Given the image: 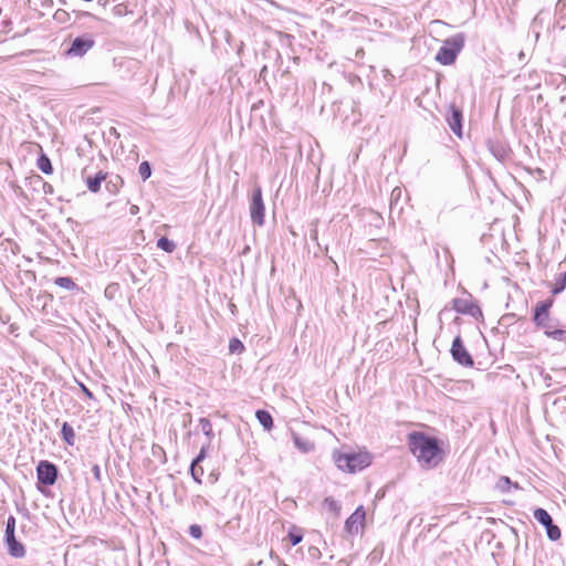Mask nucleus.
<instances>
[{
	"instance_id": "obj_5",
	"label": "nucleus",
	"mask_w": 566,
	"mask_h": 566,
	"mask_svg": "<svg viewBox=\"0 0 566 566\" xmlns=\"http://www.w3.org/2000/svg\"><path fill=\"white\" fill-rule=\"evenodd\" d=\"M95 43V36L90 32L78 34L74 38L70 36L67 46L63 50L62 54L67 59L83 57L94 48Z\"/></svg>"
},
{
	"instance_id": "obj_12",
	"label": "nucleus",
	"mask_w": 566,
	"mask_h": 566,
	"mask_svg": "<svg viewBox=\"0 0 566 566\" xmlns=\"http://www.w3.org/2000/svg\"><path fill=\"white\" fill-rule=\"evenodd\" d=\"M107 158L98 151L97 157L92 158V163L86 165L82 170V177H111L107 168Z\"/></svg>"
},
{
	"instance_id": "obj_25",
	"label": "nucleus",
	"mask_w": 566,
	"mask_h": 566,
	"mask_svg": "<svg viewBox=\"0 0 566 566\" xmlns=\"http://www.w3.org/2000/svg\"><path fill=\"white\" fill-rule=\"evenodd\" d=\"M157 247L167 253H172L176 249V243L167 237H161L157 240Z\"/></svg>"
},
{
	"instance_id": "obj_23",
	"label": "nucleus",
	"mask_w": 566,
	"mask_h": 566,
	"mask_svg": "<svg viewBox=\"0 0 566 566\" xmlns=\"http://www.w3.org/2000/svg\"><path fill=\"white\" fill-rule=\"evenodd\" d=\"M199 424L201 427L202 433L207 438V442L211 443V441L214 438V432H213V429H212L211 421L208 418L202 417V418L199 419Z\"/></svg>"
},
{
	"instance_id": "obj_10",
	"label": "nucleus",
	"mask_w": 566,
	"mask_h": 566,
	"mask_svg": "<svg viewBox=\"0 0 566 566\" xmlns=\"http://www.w3.org/2000/svg\"><path fill=\"white\" fill-rule=\"evenodd\" d=\"M533 516L541 525L545 527L546 535L552 542H556L560 538V528L554 523L552 516L545 509H535Z\"/></svg>"
},
{
	"instance_id": "obj_57",
	"label": "nucleus",
	"mask_w": 566,
	"mask_h": 566,
	"mask_svg": "<svg viewBox=\"0 0 566 566\" xmlns=\"http://www.w3.org/2000/svg\"><path fill=\"white\" fill-rule=\"evenodd\" d=\"M30 177H35V178H39L40 176L35 172H32Z\"/></svg>"
},
{
	"instance_id": "obj_6",
	"label": "nucleus",
	"mask_w": 566,
	"mask_h": 566,
	"mask_svg": "<svg viewBox=\"0 0 566 566\" xmlns=\"http://www.w3.org/2000/svg\"><path fill=\"white\" fill-rule=\"evenodd\" d=\"M554 304L553 298H546L538 302L533 310V323L546 334L551 328L558 324L557 319L551 317V308Z\"/></svg>"
},
{
	"instance_id": "obj_45",
	"label": "nucleus",
	"mask_w": 566,
	"mask_h": 566,
	"mask_svg": "<svg viewBox=\"0 0 566 566\" xmlns=\"http://www.w3.org/2000/svg\"><path fill=\"white\" fill-rule=\"evenodd\" d=\"M81 391L88 398V399H95L94 394L83 384L82 381H76Z\"/></svg>"
},
{
	"instance_id": "obj_3",
	"label": "nucleus",
	"mask_w": 566,
	"mask_h": 566,
	"mask_svg": "<svg viewBox=\"0 0 566 566\" xmlns=\"http://www.w3.org/2000/svg\"><path fill=\"white\" fill-rule=\"evenodd\" d=\"M19 179H10L9 187L13 192L27 200H40L46 196L45 179H21L23 185L18 184Z\"/></svg>"
},
{
	"instance_id": "obj_29",
	"label": "nucleus",
	"mask_w": 566,
	"mask_h": 566,
	"mask_svg": "<svg viewBox=\"0 0 566 566\" xmlns=\"http://www.w3.org/2000/svg\"><path fill=\"white\" fill-rule=\"evenodd\" d=\"M138 172L139 177H151L153 165L147 160L142 161L138 167Z\"/></svg>"
},
{
	"instance_id": "obj_58",
	"label": "nucleus",
	"mask_w": 566,
	"mask_h": 566,
	"mask_svg": "<svg viewBox=\"0 0 566 566\" xmlns=\"http://www.w3.org/2000/svg\"><path fill=\"white\" fill-rule=\"evenodd\" d=\"M115 9H117V13L120 14L122 13V10L118 9V7H116Z\"/></svg>"
},
{
	"instance_id": "obj_22",
	"label": "nucleus",
	"mask_w": 566,
	"mask_h": 566,
	"mask_svg": "<svg viewBox=\"0 0 566 566\" xmlns=\"http://www.w3.org/2000/svg\"><path fill=\"white\" fill-rule=\"evenodd\" d=\"M54 284L57 286L67 290V291H80L78 285L73 281L71 276H57L54 280Z\"/></svg>"
},
{
	"instance_id": "obj_13",
	"label": "nucleus",
	"mask_w": 566,
	"mask_h": 566,
	"mask_svg": "<svg viewBox=\"0 0 566 566\" xmlns=\"http://www.w3.org/2000/svg\"><path fill=\"white\" fill-rule=\"evenodd\" d=\"M366 512L364 507L358 506L345 521L344 530L350 535H356L364 526Z\"/></svg>"
},
{
	"instance_id": "obj_42",
	"label": "nucleus",
	"mask_w": 566,
	"mask_h": 566,
	"mask_svg": "<svg viewBox=\"0 0 566 566\" xmlns=\"http://www.w3.org/2000/svg\"><path fill=\"white\" fill-rule=\"evenodd\" d=\"M262 107H264L263 99H259V101L254 102L251 106V117L252 118L256 117L259 109H261Z\"/></svg>"
},
{
	"instance_id": "obj_56",
	"label": "nucleus",
	"mask_w": 566,
	"mask_h": 566,
	"mask_svg": "<svg viewBox=\"0 0 566 566\" xmlns=\"http://www.w3.org/2000/svg\"><path fill=\"white\" fill-rule=\"evenodd\" d=\"M524 56H525V55H524V52H520V54H518L520 60H523V59H524Z\"/></svg>"
},
{
	"instance_id": "obj_4",
	"label": "nucleus",
	"mask_w": 566,
	"mask_h": 566,
	"mask_svg": "<svg viewBox=\"0 0 566 566\" xmlns=\"http://www.w3.org/2000/svg\"><path fill=\"white\" fill-rule=\"evenodd\" d=\"M333 459L339 470L349 473L361 471L371 463V458L367 452H334Z\"/></svg>"
},
{
	"instance_id": "obj_55",
	"label": "nucleus",
	"mask_w": 566,
	"mask_h": 566,
	"mask_svg": "<svg viewBox=\"0 0 566 566\" xmlns=\"http://www.w3.org/2000/svg\"><path fill=\"white\" fill-rule=\"evenodd\" d=\"M59 3L62 6H66V0H59Z\"/></svg>"
},
{
	"instance_id": "obj_40",
	"label": "nucleus",
	"mask_w": 566,
	"mask_h": 566,
	"mask_svg": "<svg viewBox=\"0 0 566 566\" xmlns=\"http://www.w3.org/2000/svg\"><path fill=\"white\" fill-rule=\"evenodd\" d=\"M516 315L514 313L504 314L500 319V325L510 326L514 323Z\"/></svg>"
},
{
	"instance_id": "obj_15",
	"label": "nucleus",
	"mask_w": 566,
	"mask_h": 566,
	"mask_svg": "<svg viewBox=\"0 0 566 566\" xmlns=\"http://www.w3.org/2000/svg\"><path fill=\"white\" fill-rule=\"evenodd\" d=\"M485 144H486L489 151L493 155V157L497 161L504 163L505 159L509 157L510 149L501 140L489 138V139H486Z\"/></svg>"
},
{
	"instance_id": "obj_37",
	"label": "nucleus",
	"mask_w": 566,
	"mask_h": 566,
	"mask_svg": "<svg viewBox=\"0 0 566 566\" xmlns=\"http://www.w3.org/2000/svg\"><path fill=\"white\" fill-rule=\"evenodd\" d=\"M105 179H86L87 188L92 192H97L101 189L102 181Z\"/></svg>"
},
{
	"instance_id": "obj_32",
	"label": "nucleus",
	"mask_w": 566,
	"mask_h": 566,
	"mask_svg": "<svg viewBox=\"0 0 566 566\" xmlns=\"http://www.w3.org/2000/svg\"><path fill=\"white\" fill-rule=\"evenodd\" d=\"M209 447H210V443H208V442L206 444H202L199 453L193 458L191 463H195V465L201 464V462L207 458V452H208Z\"/></svg>"
},
{
	"instance_id": "obj_54",
	"label": "nucleus",
	"mask_w": 566,
	"mask_h": 566,
	"mask_svg": "<svg viewBox=\"0 0 566 566\" xmlns=\"http://www.w3.org/2000/svg\"><path fill=\"white\" fill-rule=\"evenodd\" d=\"M242 48H243V43H242V42H240V44H239V46H238V53H240V51L242 50Z\"/></svg>"
},
{
	"instance_id": "obj_24",
	"label": "nucleus",
	"mask_w": 566,
	"mask_h": 566,
	"mask_svg": "<svg viewBox=\"0 0 566 566\" xmlns=\"http://www.w3.org/2000/svg\"><path fill=\"white\" fill-rule=\"evenodd\" d=\"M557 326L558 324L551 328L545 335L554 340L566 344V329L558 328Z\"/></svg>"
},
{
	"instance_id": "obj_20",
	"label": "nucleus",
	"mask_w": 566,
	"mask_h": 566,
	"mask_svg": "<svg viewBox=\"0 0 566 566\" xmlns=\"http://www.w3.org/2000/svg\"><path fill=\"white\" fill-rule=\"evenodd\" d=\"M516 482H512L509 476H501L495 484V489L501 493H509L512 489H518Z\"/></svg>"
},
{
	"instance_id": "obj_41",
	"label": "nucleus",
	"mask_w": 566,
	"mask_h": 566,
	"mask_svg": "<svg viewBox=\"0 0 566 566\" xmlns=\"http://www.w3.org/2000/svg\"><path fill=\"white\" fill-rule=\"evenodd\" d=\"M317 223H318V220L316 219L315 221L312 222V229L310 231V238L313 242L317 243L318 244V230H317Z\"/></svg>"
},
{
	"instance_id": "obj_8",
	"label": "nucleus",
	"mask_w": 566,
	"mask_h": 566,
	"mask_svg": "<svg viewBox=\"0 0 566 566\" xmlns=\"http://www.w3.org/2000/svg\"><path fill=\"white\" fill-rule=\"evenodd\" d=\"M59 476V469L56 464L48 460H41L36 465L38 490L43 492L40 484L44 486H52L55 484Z\"/></svg>"
},
{
	"instance_id": "obj_47",
	"label": "nucleus",
	"mask_w": 566,
	"mask_h": 566,
	"mask_svg": "<svg viewBox=\"0 0 566 566\" xmlns=\"http://www.w3.org/2000/svg\"><path fill=\"white\" fill-rule=\"evenodd\" d=\"M382 77L388 83H391L395 81V76L391 74V72L388 69L382 70Z\"/></svg>"
},
{
	"instance_id": "obj_7",
	"label": "nucleus",
	"mask_w": 566,
	"mask_h": 566,
	"mask_svg": "<svg viewBox=\"0 0 566 566\" xmlns=\"http://www.w3.org/2000/svg\"><path fill=\"white\" fill-rule=\"evenodd\" d=\"M249 210L252 223L258 227H263L265 222V206L262 188L259 185H254L251 190L249 197Z\"/></svg>"
},
{
	"instance_id": "obj_9",
	"label": "nucleus",
	"mask_w": 566,
	"mask_h": 566,
	"mask_svg": "<svg viewBox=\"0 0 566 566\" xmlns=\"http://www.w3.org/2000/svg\"><path fill=\"white\" fill-rule=\"evenodd\" d=\"M450 130L458 137H463V109L455 103H450L444 115Z\"/></svg>"
},
{
	"instance_id": "obj_51",
	"label": "nucleus",
	"mask_w": 566,
	"mask_h": 566,
	"mask_svg": "<svg viewBox=\"0 0 566 566\" xmlns=\"http://www.w3.org/2000/svg\"><path fill=\"white\" fill-rule=\"evenodd\" d=\"M52 195L53 193V187L46 182V195Z\"/></svg>"
},
{
	"instance_id": "obj_1",
	"label": "nucleus",
	"mask_w": 566,
	"mask_h": 566,
	"mask_svg": "<svg viewBox=\"0 0 566 566\" xmlns=\"http://www.w3.org/2000/svg\"><path fill=\"white\" fill-rule=\"evenodd\" d=\"M407 447L422 469L437 468L444 459L441 441L422 431H411L407 434Z\"/></svg>"
},
{
	"instance_id": "obj_35",
	"label": "nucleus",
	"mask_w": 566,
	"mask_h": 566,
	"mask_svg": "<svg viewBox=\"0 0 566 566\" xmlns=\"http://www.w3.org/2000/svg\"><path fill=\"white\" fill-rule=\"evenodd\" d=\"M565 287H566V272L564 274H562L560 277L556 281V284L553 287L552 293L554 295H556V294L563 292Z\"/></svg>"
},
{
	"instance_id": "obj_44",
	"label": "nucleus",
	"mask_w": 566,
	"mask_h": 566,
	"mask_svg": "<svg viewBox=\"0 0 566 566\" xmlns=\"http://www.w3.org/2000/svg\"><path fill=\"white\" fill-rule=\"evenodd\" d=\"M240 516L237 515L235 517L229 520L226 524V526L229 528V530H234V528H239L240 527Z\"/></svg>"
},
{
	"instance_id": "obj_49",
	"label": "nucleus",
	"mask_w": 566,
	"mask_h": 566,
	"mask_svg": "<svg viewBox=\"0 0 566 566\" xmlns=\"http://www.w3.org/2000/svg\"><path fill=\"white\" fill-rule=\"evenodd\" d=\"M40 2L43 9H52L54 7L53 0H40Z\"/></svg>"
},
{
	"instance_id": "obj_52",
	"label": "nucleus",
	"mask_w": 566,
	"mask_h": 566,
	"mask_svg": "<svg viewBox=\"0 0 566 566\" xmlns=\"http://www.w3.org/2000/svg\"><path fill=\"white\" fill-rule=\"evenodd\" d=\"M138 212V207L137 206H132L130 207V213L132 214H136Z\"/></svg>"
},
{
	"instance_id": "obj_16",
	"label": "nucleus",
	"mask_w": 566,
	"mask_h": 566,
	"mask_svg": "<svg viewBox=\"0 0 566 566\" xmlns=\"http://www.w3.org/2000/svg\"><path fill=\"white\" fill-rule=\"evenodd\" d=\"M8 554L13 558H23L27 554L25 546L18 541L15 534L4 536Z\"/></svg>"
},
{
	"instance_id": "obj_53",
	"label": "nucleus",
	"mask_w": 566,
	"mask_h": 566,
	"mask_svg": "<svg viewBox=\"0 0 566 566\" xmlns=\"http://www.w3.org/2000/svg\"><path fill=\"white\" fill-rule=\"evenodd\" d=\"M106 2H107V0H98V2H97V3H98L99 6H105V4H106Z\"/></svg>"
},
{
	"instance_id": "obj_28",
	"label": "nucleus",
	"mask_w": 566,
	"mask_h": 566,
	"mask_svg": "<svg viewBox=\"0 0 566 566\" xmlns=\"http://www.w3.org/2000/svg\"><path fill=\"white\" fill-rule=\"evenodd\" d=\"M189 471H190V474H191L193 481L197 482L198 484H201L202 483L201 478L203 475L202 467L200 464L195 465V463H190Z\"/></svg>"
},
{
	"instance_id": "obj_39",
	"label": "nucleus",
	"mask_w": 566,
	"mask_h": 566,
	"mask_svg": "<svg viewBox=\"0 0 566 566\" xmlns=\"http://www.w3.org/2000/svg\"><path fill=\"white\" fill-rule=\"evenodd\" d=\"M401 195H402V190L400 187L396 186L392 191H391V197H390V201H391V206H397L400 198H401Z\"/></svg>"
},
{
	"instance_id": "obj_31",
	"label": "nucleus",
	"mask_w": 566,
	"mask_h": 566,
	"mask_svg": "<svg viewBox=\"0 0 566 566\" xmlns=\"http://www.w3.org/2000/svg\"><path fill=\"white\" fill-rule=\"evenodd\" d=\"M209 447H210V443H208V442L206 444H202L199 453L193 458L191 463H195V465L201 464V462L207 458V452H208Z\"/></svg>"
},
{
	"instance_id": "obj_48",
	"label": "nucleus",
	"mask_w": 566,
	"mask_h": 566,
	"mask_svg": "<svg viewBox=\"0 0 566 566\" xmlns=\"http://www.w3.org/2000/svg\"><path fill=\"white\" fill-rule=\"evenodd\" d=\"M541 375L543 377V380L546 384V387H551V385H552V376L549 374H547V373H544V370L541 371Z\"/></svg>"
},
{
	"instance_id": "obj_46",
	"label": "nucleus",
	"mask_w": 566,
	"mask_h": 566,
	"mask_svg": "<svg viewBox=\"0 0 566 566\" xmlns=\"http://www.w3.org/2000/svg\"><path fill=\"white\" fill-rule=\"evenodd\" d=\"M92 473H93V476L94 479L97 481V482H101L102 481V471H101V467L98 464H94L92 467Z\"/></svg>"
},
{
	"instance_id": "obj_50",
	"label": "nucleus",
	"mask_w": 566,
	"mask_h": 566,
	"mask_svg": "<svg viewBox=\"0 0 566 566\" xmlns=\"http://www.w3.org/2000/svg\"><path fill=\"white\" fill-rule=\"evenodd\" d=\"M308 552H310L311 556H313V557H316V556L321 555L319 549L317 547H314V546L310 547Z\"/></svg>"
},
{
	"instance_id": "obj_34",
	"label": "nucleus",
	"mask_w": 566,
	"mask_h": 566,
	"mask_svg": "<svg viewBox=\"0 0 566 566\" xmlns=\"http://www.w3.org/2000/svg\"><path fill=\"white\" fill-rule=\"evenodd\" d=\"M17 520L13 515H9L6 522L4 536L15 534Z\"/></svg>"
},
{
	"instance_id": "obj_36",
	"label": "nucleus",
	"mask_w": 566,
	"mask_h": 566,
	"mask_svg": "<svg viewBox=\"0 0 566 566\" xmlns=\"http://www.w3.org/2000/svg\"><path fill=\"white\" fill-rule=\"evenodd\" d=\"M72 12L75 14V21L74 22L81 21L84 18H90V19L98 20V18L95 14H93V13H91L88 11H81V10H74L73 9Z\"/></svg>"
},
{
	"instance_id": "obj_30",
	"label": "nucleus",
	"mask_w": 566,
	"mask_h": 566,
	"mask_svg": "<svg viewBox=\"0 0 566 566\" xmlns=\"http://www.w3.org/2000/svg\"><path fill=\"white\" fill-rule=\"evenodd\" d=\"M324 504L327 507L328 511L333 512L334 514H338L340 511L339 503L333 499L332 496H328L324 500Z\"/></svg>"
},
{
	"instance_id": "obj_18",
	"label": "nucleus",
	"mask_w": 566,
	"mask_h": 566,
	"mask_svg": "<svg viewBox=\"0 0 566 566\" xmlns=\"http://www.w3.org/2000/svg\"><path fill=\"white\" fill-rule=\"evenodd\" d=\"M61 438L70 447L75 443V432L73 427L69 422H63L61 427Z\"/></svg>"
},
{
	"instance_id": "obj_33",
	"label": "nucleus",
	"mask_w": 566,
	"mask_h": 566,
	"mask_svg": "<svg viewBox=\"0 0 566 566\" xmlns=\"http://www.w3.org/2000/svg\"><path fill=\"white\" fill-rule=\"evenodd\" d=\"M123 184H124V179H116V181H113L112 179H109L105 187H106L107 191L115 195L118 192L119 187H122Z\"/></svg>"
},
{
	"instance_id": "obj_43",
	"label": "nucleus",
	"mask_w": 566,
	"mask_h": 566,
	"mask_svg": "<svg viewBox=\"0 0 566 566\" xmlns=\"http://www.w3.org/2000/svg\"><path fill=\"white\" fill-rule=\"evenodd\" d=\"M230 352L235 353L238 349H243V344L238 338H232L230 340Z\"/></svg>"
},
{
	"instance_id": "obj_14",
	"label": "nucleus",
	"mask_w": 566,
	"mask_h": 566,
	"mask_svg": "<svg viewBox=\"0 0 566 566\" xmlns=\"http://www.w3.org/2000/svg\"><path fill=\"white\" fill-rule=\"evenodd\" d=\"M454 310L460 314L470 315L474 318H479L482 316V311L480 306L474 304L472 301L465 298H455Z\"/></svg>"
},
{
	"instance_id": "obj_27",
	"label": "nucleus",
	"mask_w": 566,
	"mask_h": 566,
	"mask_svg": "<svg viewBox=\"0 0 566 566\" xmlns=\"http://www.w3.org/2000/svg\"><path fill=\"white\" fill-rule=\"evenodd\" d=\"M53 18L57 23L61 24H66L71 21L70 12L61 8L54 12Z\"/></svg>"
},
{
	"instance_id": "obj_2",
	"label": "nucleus",
	"mask_w": 566,
	"mask_h": 566,
	"mask_svg": "<svg viewBox=\"0 0 566 566\" xmlns=\"http://www.w3.org/2000/svg\"><path fill=\"white\" fill-rule=\"evenodd\" d=\"M465 40L467 36L463 32H459L447 38L438 50L434 60L443 66L454 64L459 54L464 49Z\"/></svg>"
},
{
	"instance_id": "obj_19",
	"label": "nucleus",
	"mask_w": 566,
	"mask_h": 566,
	"mask_svg": "<svg viewBox=\"0 0 566 566\" xmlns=\"http://www.w3.org/2000/svg\"><path fill=\"white\" fill-rule=\"evenodd\" d=\"M255 418L258 419L259 423L265 429L271 430L273 428V418L271 413L268 410L259 409L255 412Z\"/></svg>"
},
{
	"instance_id": "obj_17",
	"label": "nucleus",
	"mask_w": 566,
	"mask_h": 566,
	"mask_svg": "<svg viewBox=\"0 0 566 566\" xmlns=\"http://www.w3.org/2000/svg\"><path fill=\"white\" fill-rule=\"evenodd\" d=\"M36 167L44 175H52L54 169L50 157L41 149L36 158Z\"/></svg>"
},
{
	"instance_id": "obj_21",
	"label": "nucleus",
	"mask_w": 566,
	"mask_h": 566,
	"mask_svg": "<svg viewBox=\"0 0 566 566\" xmlns=\"http://www.w3.org/2000/svg\"><path fill=\"white\" fill-rule=\"evenodd\" d=\"M294 446L303 453H308L314 450L315 446L312 441L303 439L298 434L293 433Z\"/></svg>"
},
{
	"instance_id": "obj_26",
	"label": "nucleus",
	"mask_w": 566,
	"mask_h": 566,
	"mask_svg": "<svg viewBox=\"0 0 566 566\" xmlns=\"http://www.w3.org/2000/svg\"><path fill=\"white\" fill-rule=\"evenodd\" d=\"M287 538L292 546H296L303 539V533L300 528L292 527L287 533Z\"/></svg>"
},
{
	"instance_id": "obj_38",
	"label": "nucleus",
	"mask_w": 566,
	"mask_h": 566,
	"mask_svg": "<svg viewBox=\"0 0 566 566\" xmlns=\"http://www.w3.org/2000/svg\"><path fill=\"white\" fill-rule=\"evenodd\" d=\"M188 533L195 539H199L202 537V528L198 524L190 525Z\"/></svg>"
},
{
	"instance_id": "obj_11",
	"label": "nucleus",
	"mask_w": 566,
	"mask_h": 566,
	"mask_svg": "<svg viewBox=\"0 0 566 566\" xmlns=\"http://www.w3.org/2000/svg\"><path fill=\"white\" fill-rule=\"evenodd\" d=\"M450 354L452 356V359L463 367H472L474 365L473 357L465 348L460 335L454 337L451 345Z\"/></svg>"
}]
</instances>
